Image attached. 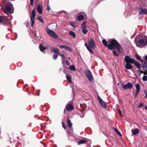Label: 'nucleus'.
Wrapping results in <instances>:
<instances>
[{"instance_id": "423d86ee", "label": "nucleus", "mask_w": 147, "mask_h": 147, "mask_svg": "<svg viewBox=\"0 0 147 147\" xmlns=\"http://www.w3.org/2000/svg\"><path fill=\"white\" fill-rule=\"evenodd\" d=\"M85 74L88 80L90 81H92L93 80V77L91 73L89 70H86L85 71Z\"/></svg>"}, {"instance_id": "9b49d317", "label": "nucleus", "mask_w": 147, "mask_h": 147, "mask_svg": "<svg viewBox=\"0 0 147 147\" xmlns=\"http://www.w3.org/2000/svg\"><path fill=\"white\" fill-rule=\"evenodd\" d=\"M65 109L68 111H71L74 109V107L72 104L68 103L65 107Z\"/></svg>"}, {"instance_id": "393cba45", "label": "nucleus", "mask_w": 147, "mask_h": 147, "mask_svg": "<svg viewBox=\"0 0 147 147\" xmlns=\"http://www.w3.org/2000/svg\"><path fill=\"white\" fill-rule=\"evenodd\" d=\"M138 70L137 71L140 73H144V75H147V71H143L141 70L140 69V68L138 69Z\"/></svg>"}, {"instance_id": "3c124183", "label": "nucleus", "mask_w": 147, "mask_h": 147, "mask_svg": "<svg viewBox=\"0 0 147 147\" xmlns=\"http://www.w3.org/2000/svg\"><path fill=\"white\" fill-rule=\"evenodd\" d=\"M11 24V27H12V24H11V23L10 24Z\"/></svg>"}, {"instance_id": "0eeeda50", "label": "nucleus", "mask_w": 147, "mask_h": 147, "mask_svg": "<svg viewBox=\"0 0 147 147\" xmlns=\"http://www.w3.org/2000/svg\"><path fill=\"white\" fill-rule=\"evenodd\" d=\"M46 31L47 33L53 38L55 39L57 38V35L55 33L51 30L49 29L48 28L47 29Z\"/></svg>"}, {"instance_id": "c756f323", "label": "nucleus", "mask_w": 147, "mask_h": 147, "mask_svg": "<svg viewBox=\"0 0 147 147\" xmlns=\"http://www.w3.org/2000/svg\"><path fill=\"white\" fill-rule=\"evenodd\" d=\"M115 131L117 133V135L120 136H122V135L120 132L118 131V129L115 128H114Z\"/></svg>"}, {"instance_id": "603ef678", "label": "nucleus", "mask_w": 147, "mask_h": 147, "mask_svg": "<svg viewBox=\"0 0 147 147\" xmlns=\"http://www.w3.org/2000/svg\"><path fill=\"white\" fill-rule=\"evenodd\" d=\"M40 91V90H37V92H38H38H39Z\"/></svg>"}, {"instance_id": "7ed1b4c3", "label": "nucleus", "mask_w": 147, "mask_h": 147, "mask_svg": "<svg viewBox=\"0 0 147 147\" xmlns=\"http://www.w3.org/2000/svg\"><path fill=\"white\" fill-rule=\"evenodd\" d=\"M88 43L89 45L86 43H85L84 45L88 51L90 53L93 54V52L92 49H94L96 47L95 43L94 40L92 38H90L88 40Z\"/></svg>"}, {"instance_id": "5701e85b", "label": "nucleus", "mask_w": 147, "mask_h": 147, "mask_svg": "<svg viewBox=\"0 0 147 147\" xmlns=\"http://www.w3.org/2000/svg\"><path fill=\"white\" fill-rule=\"evenodd\" d=\"M139 132V131L138 129H136L135 130L132 131V133L133 135H135L138 134Z\"/></svg>"}, {"instance_id": "6e6d98bb", "label": "nucleus", "mask_w": 147, "mask_h": 147, "mask_svg": "<svg viewBox=\"0 0 147 147\" xmlns=\"http://www.w3.org/2000/svg\"><path fill=\"white\" fill-rule=\"evenodd\" d=\"M81 105H82V104H80V106H81Z\"/></svg>"}, {"instance_id": "f3484780", "label": "nucleus", "mask_w": 147, "mask_h": 147, "mask_svg": "<svg viewBox=\"0 0 147 147\" xmlns=\"http://www.w3.org/2000/svg\"><path fill=\"white\" fill-rule=\"evenodd\" d=\"M60 47L61 48H64L66 50H68L70 52H72L73 51V50L71 49L70 47H68L66 46H65V45H60Z\"/></svg>"}, {"instance_id": "1a4fd4ad", "label": "nucleus", "mask_w": 147, "mask_h": 147, "mask_svg": "<svg viewBox=\"0 0 147 147\" xmlns=\"http://www.w3.org/2000/svg\"><path fill=\"white\" fill-rule=\"evenodd\" d=\"M121 84L122 85V87L125 90L130 89L133 87V84L130 82H128L124 85H123L122 84Z\"/></svg>"}, {"instance_id": "cd10ccee", "label": "nucleus", "mask_w": 147, "mask_h": 147, "mask_svg": "<svg viewBox=\"0 0 147 147\" xmlns=\"http://www.w3.org/2000/svg\"><path fill=\"white\" fill-rule=\"evenodd\" d=\"M66 78L67 80L70 83H71L72 82L71 78L70 75H67L66 76Z\"/></svg>"}, {"instance_id": "2eb2a0df", "label": "nucleus", "mask_w": 147, "mask_h": 147, "mask_svg": "<svg viewBox=\"0 0 147 147\" xmlns=\"http://www.w3.org/2000/svg\"><path fill=\"white\" fill-rule=\"evenodd\" d=\"M67 124L68 125L69 127V129L71 131L73 129V128L72 127V124L71 123V121L68 118L67 121Z\"/></svg>"}, {"instance_id": "6ab92c4d", "label": "nucleus", "mask_w": 147, "mask_h": 147, "mask_svg": "<svg viewBox=\"0 0 147 147\" xmlns=\"http://www.w3.org/2000/svg\"><path fill=\"white\" fill-rule=\"evenodd\" d=\"M141 67L143 68V70L147 71V62L144 61L143 66H141Z\"/></svg>"}, {"instance_id": "9d476101", "label": "nucleus", "mask_w": 147, "mask_h": 147, "mask_svg": "<svg viewBox=\"0 0 147 147\" xmlns=\"http://www.w3.org/2000/svg\"><path fill=\"white\" fill-rule=\"evenodd\" d=\"M97 99L101 106L103 108H106V105L102 99L99 96L98 97Z\"/></svg>"}, {"instance_id": "5fc2aeb1", "label": "nucleus", "mask_w": 147, "mask_h": 147, "mask_svg": "<svg viewBox=\"0 0 147 147\" xmlns=\"http://www.w3.org/2000/svg\"><path fill=\"white\" fill-rule=\"evenodd\" d=\"M70 59V57H69V58H68V59Z\"/></svg>"}, {"instance_id": "20e7f679", "label": "nucleus", "mask_w": 147, "mask_h": 147, "mask_svg": "<svg viewBox=\"0 0 147 147\" xmlns=\"http://www.w3.org/2000/svg\"><path fill=\"white\" fill-rule=\"evenodd\" d=\"M137 47L142 48L147 45V39L146 37L144 35L142 36V38L136 42Z\"/></svg>"}, {"instance_id": "8fccbe9b", "label": "nucleus", "mask_w": 147, "mask_h": 147, "mask_svg": "<svg viewBox=\"0 0 147 147\" xmlns=\"http://www.w3.org/2000/svg\"><path fill=\"white\" fill-rule=\"evenodd\" d=\"M147 109V106H146L145 107V110H146Z\"/></svg>"}, {"instance_id": "6e6552de", "label": "nucleus", "mask_w": 147, "mask_h": 147, "mask_svg": "<svg viewBox=\"0 0 147 147\" xmlns=\"http://www.w3.org/2000/svg\"><path fill=\"white\" fill-rule=\"evenodd\" d=\"M36 16V12L34 9L32 11L31 16L30 17V21L32 22L31 26L33 27L34 24V19Z\"/></svg>"}, {"instance_id": "72a5a7b5", "label": "nucleus", "mask_w": 147, "mask_h": 147, "mask_svg": "<svg viewBox=\"0 0 147 147\" xmlns=\"http://www.w3.org/2000/svg\"><path fill=\"white\" fill-rule=\"evenodd\" d=\"M38 20L41 22L42 23H43L44 22V21H43V19L41 17L39 16L38 17Z\"/></svg>"}, {"instance_id": "c9c22d12", "label": "nucleus", "mask_w": 147, "mask_h": 147, "mask_svg": "<svg viewBox=\"0 0 147 147\" xmlns=\"http://www.w3.org/2000/svg\"><path fill=\"white\" fill-rule=\"evenodd\" d=\"M117 112H118V113H119L120 114V116L121 117H122V113H121V111L120 110V109H117Z\"/></svg>"}, {"instance_id": "de8ad7c7", "label": "nucleus", "mask_w": 147, "mask_h": 147, "mask_svg": "<svg viewBox=\"0 0 147 147\" xmlns=\"http://www.w3.org/2000/svg\"><path fill=\"white\" fill-rule=\"evenodd\" d=\"M61 56L62 57L64 58L65 57V56L63 54H62Z\"/></svg>"}, {"instance_id": "a211bd4d", "label": "nucleus", "mask_w": 147, "mask_h": 147, "mask_svg": "<svg viewBox=\"0 0 147 147\" xmlns=\"http://www.w3.org/2000/svg\"><path fill=\"white\" fill-rule=\"evenodd\" d=\"M39 48L40 51L42 52H44L46 49V47L43 46L41 43L39 44Z\"/></svg>"}, {"instance_id": "7c9ffc66", "label": "nucleus", "mask_w": 147, "mask_h": 147, "mask_svg": "<svg viewBox=\"0 0 147 147\" xmlns=\"http://www.w3.org/2000/svg\"><path fill=\"white\" fill-rule=\"evenodd\" d=\"M113 54L114 56L118 57L119 56V55L117 53L116 51H114L113 52Z\"/></svg>"}, {"instance_id": "79ce46f5", "label": "nucleus", "mask_w": 147, "mask_h": 147, "mask_svg": "<svg viewBox=\"0 0 147 147\" xmlns=\"http://www.w3.org/2000/svg\"><path fill=\"white\" fill-rule=\"evenodd\" d=\"M84 109L83 108H82V109L80 111V112L81 113L83 114V112H84Z\"/></svg>"}, {"instance_id": "a19ab883", "label": "nucleus", "mask_w": 147, "mask_h": 147, "mask_svg": "<svg viewBox=\"0 0 147 147\" xmlns=\"http://www.w3.org/2000/svg\"><path fill=\"white\" fill-rule=\"evenodd\" d=\"M66 64L67 65H70V63L67 61H66Z\"/></svg>"}, {"instance_id": "4c0bfd02", "label": "nucleus", "mask_w": 147, "mask_h": 147, "mask_svg": "<svg viewBox=\"0 0 147 147\" xmlns=\"http://www.w3.org/2000/svg\"><path fill=\"white\" fill-rule=\"evenodd\" d=\"M70 25L72 27H75V26L73 23L72 22H70L69 23Z\"/></svg>"}, {"instance_id": "4468645a", "label": "nucleus", "mask_w": 147, "mask_h": 147, "mask_svg": "<svg viewBox=\"0 0 147 147\" xmlns=\"http://www.w3.org/2000/svg\"><path fill=\"white\" fill-rule=\"evenodd\" d=\"M136 93L135 95V97H136L137 96L138 94L139 93L140 91V86L138 84H137L136 85Z\"/></svg>"}, {"instance_id": "b1692460", "label": "nucleus", "mask_w": 147, "mask_h": 147, "mask_svg": "<svg viewBox=\"0 0 147 147\" xmlns=\"http://www.w3.org/2000/svg\"><path fill=\"white\" fill-rule=\"evenodd\" d=\"M135 57L138 60L142 62H143V60L142 59L140 58V56L138 55V54L136 55Z\"/></svg>"}, {"instance_id": "37998d69", "label": "nucleus", "mask_w": 147, "mask_h": 147, "mask_svg": "<svg viewBox=\"0 0 147 147\" xmlns=\"http://www.w3.org/2000/svg\"><path fill=\"white\" fill-rule=\"evenodd\" d=\"M47 10H48V11H49V10H50V8L49 6H47Z\"/></svg>"}, {"instance_id": "c03bdc74", "label": "nucleus", "mask_w": 147, "mask_h": 147, "mask_svg": "<svg viewBox=\"0 0 147 147\" xmlns=\"http://www.w3.org/2000/svg\"><path fill=\"white\" fill-rule=\"evenodd\" d=\"M144 92L146 94V97H147V92L146 90H145L144 91Z\"/></svg>"}, {"instance_id": "f03ea898", "label": "nucleus", "mask_w": 147, "mask_h": 147, "mask_svg": "<svg viewBox=\"0 0 147 147\" xmlns=\"http://www.w3.org/2000/svg\"><path fill=\"white\" fill-rule=\"evenodd\" d=\"M124 61L126 63L125 68L127 69H131L133 68V66L131 64H134L137 68H141V65L138 62H136L133 59L131 58L128 56H125Z\"/></svg>"}, {"instance_id": "ea45409f", "label": "nucleus", "mask_w": 147, "mask_h": 147, "mask_svg": "<svg viewBox=\"0 0 147 147\" xmlns=\"http://www.w3.org/2000/svg\"><path fill=\"white\" fill-rule=\"evenodd\" d=\"M143 105V104L142 103H141L140 102L139 104V105L138 107L139 108V107H141Z\"/></svg>"}, {"instance_id": "f257e3e1", "label": "nucleus", "mask_w": 147, "mask_h": 147, "mask_svg": "<svg viewBox=\"0 0 147 147\" xmlns=\"http://www.w3.org/2000/svg\"><path fill=\"white\" fill-rule=\"evenodd\" d=\"M102 43L105 47H107L110 50L116 49L119 53H121L123 51V48L120 44L115 39H113L110 41V43L108 45L107 42L105 39L102 40Z\"/></svg>"}, {"instance_id": "864d4df0", "label": "nucleus", "mask_w": 147, "mask_h": 147, "mask_svg": "<svg viewBox=\"0 0 147 147\" xmlns=\"http://www.w3.org/2000/svg\"><path fill=\"white\" fill-rule=\"evenodd\" d=\"M61 54H59V55H60V56H61Z\"/></svg>"}, {"instance_id": "e433bc0d", "label": "nucleus", "mask_w": 147, "mask_h": 147, "mask_svg": "<svg viewBox=\"0 0 147 147\" xmlns=\"http://www.w3.org/2000/svg\"><path fill=\"white\" fill-rule=\"evenodd\" d=\"M62 126L63 128L65 129H66V126H65V125L64 123L63 122H62Z\"/></svg>"}, {"instance_id": "ddd939ff", "label": "nucleus", "mask_w": 147, "mask_h": 147, "mask_svg": "<svg viewBox=\"0 0 147 147\" xmlns=\"http://www.w3.org/2000/svg\"><path fill=\"white\" fill-rule=\"evenodd\" d=\"M139 15H142L143 14H147V9H143L141 7L139 9Z\"/></svg>"}, {"instance_id": "dca6fc26", "label": "nucleus", "mask_w": 147, "mask_h": 147, "mask_svg": "<svg viewBox=\"0 0 147 147\" xmlns=\"http://www.w3.org/2000/svg\"><path fill=\"white\" fill-rule=\"evenodd\" d=\"M43 8V5H39L37 7V9L38 12L40 14L42 13V8Z\"/></svg>"}, {"instance_id": "a18cd8bd", "label": "nucleus", "mask_w": 147, "mask_h": 147, "mask_svg": "<svg viewBox=\"0 0 147 147\" xmlns=\"http://www.w3.org/2000/svg\"><path fill=\"white\" fill-rule=\"evenodd\" d=\"M145 60L147 62V55H146L144 58Z\"/></svg>"}, {"instance_id": "f8f14e48", "label": "nucleus", "mask_w": 147, "mask_h": 147, "mask_svg": "<svg viewBox=\"0 0 147 147\" xmlns=\"http://www.w3.org/2000/svg\"><path fill=\"white\" fill-rule=\"evenodd\" d=\"M11 9V7L10 5L9 4H7L5 5V10L4 11V12L7 14V12H9Z\"/></svg>"}, {"instance_id": "09e8293b", "label": "nucleus", "mask_w": 147, "mask_h": 147, "mask_svg": "<svg viewBox=\"0 0 147 147\" xmlns=\"http://www.w3.org/2000/svg\"><path fill=\"white\" fill-rule=\"evenodd\" d=\"M66 109H65H65H64V111H63L64 113H65V112H66Z\"/></svg>"}, {"instance_id": "49530a36", "label": "nucleus", "mask_w": 147, "mask_h": 147, "mask_svg": "<svg viewBox=\"0 0 147 147\" xmlns=\"http://www.w3.org/2000/svg\"><path fill=\"white\" fill-rule=\"evenodd\" d=\"M84 113H83V115L82 116H81V115H80V117H81V118H83V117H84Z\"/></svg>"}, {"instance_id": "473e14b6", "label": "nucleus", "mask_w": 147, "mask_h": 147, "mask_svg": "<svg viewBox=\"0 0 147 147\" xmlns=\"http://www.w3.org/2000/svg\"><path fill=\"white\" fill-rule=\"evenodd\" d=\"M82 32L84 34H86L88 32V30L86 29V28L83 29L82 30Z\"/></svg>"}, {"instance_id": "4d7b16f0", "label": "nucleus", "mask_w": 147, "mask_h": 147, "mask_svg": "<svg viewBox=\"0 0 147 147\" xmlns=\"http://www.w3.org/2000/svg\"><path fill=\"white\" fill-rule=\"evenodd\" d=\"M8 30H10V29H8Z\"/></svg>"}, {"instance_id": "f704fd0d", "label": "nucleus", "mask_w": 147, "mask_h": 147, "mask_svg": "<svg viewBox=\"0 0 147 147\" xmlns=\"http://www.w3.org/2000/svg\"><path fill=\"white\" fill-rule=\"evenodd\" d=\"M142 80L144 81H147V76H144L142 78Z\"/></svg>"}, {"instance_id": "2f4dec72", "label": "nucleus", "mask_w": 147, "mask_h": 147, "mask_svg": "<svg viewBox=\"0 0 147 147\" xmlns=\"http://www.w3.org/2000/svg\"><path fill=\"white\" fill-rule=\"evenodd\" d=\"M58 55L57 54H54L53 56V58L54 60H56L57 59Z\"/></svg>"}, {"instance_id": "c85d7f7f", "label": "nucleus", "mask_w": 147, "mask_h": 147, "mask_svg": "<svg viewBox=\"0 0 147 147\" xmlns=\"http://www.w3.org/2000/svg\"><path fill=\"white\" fill-rule=\"evenodd\" d=\"M69 68L71 70H73L75 71L76 70V69L74 65H72L69 67Z\"/></svg>"}, {"instance_id": "a878e982", "label": "nucleus", "mask_w": 147, "mask_h": 147, "mask_svg": "<svg viewBox=\"0 0 147 147\" xmlns=\"http://www.w3.org/2000/svg\"><path fill=\"white\" fill-rule=\"evenodd\" d=\"M84 16L82 15H80L78 17V19L79 21H81L84 20Z\"/></svg>"}, {"instance_id": "412c9836", "label": "nucleus", "mask_w": 147, "mask_h": 147, "mask_svg": "<svg viewBox=\"0 0 147 147\" xmlns=\"http://www.w3.org/2000/svg\"><path fill=\"white\" fill-rule=\"evenodd\" d=\"M86 22H83L81 25V28L82 29L86 28Z\"/></svg>"}, {"instance_id": "39448f33", "label": "nucleus", "mask_w": 147, "mask_h": 147, "mask_svg": "<svg viewBox=\"0 0 147 147\" xmlns=\"http://www.w3.org/2000/svg\"><path fill=\"white\" fill-rule=\"evenodd\" d=\"M0 23L5 26H7L11 24L9 19L5 16H0Z\"/></svg>"}, {"instance_id": "bb28decb", "label": "nucleus", "mask_w": 147, "mask_h": 147, "mask_svg": "<svg viewBox=\"0 0 147 147\" xmlns=\"http://www.w3.org/2000/svg\"><path fill=\"white\" fill-rule=\"evenodd\" d=\"M52 52H54L55 53L59 54V50L57 48H54L51 51Z\"/></svg>"}, {"instance_id": "aec40b11", "label": "nucleus", "mask_w": 147, "mask_h": 147, "mask_svg": "<svg viewBox=\"0 0 147 147\" xmlns=\"http://www.w3.org/2000/svg\"><path fill=\"white\" fill-rule=\"evenodd\" d=\"M87 142V141L82 140L78 141V142L77 144L78 145H80V144H86Z\"/></svg>"}, {"instance_id": "58836bf2", "label": "nucleus", "mask_w": 147, "mask_h": 147, "mask_svg": "<svg viewBox=\"0 0 147 147\" xmlns=\"http://www.w3.org/2000/svg\"><path fill=\"white\" fill-rule=\"evenodd\" d=\"M34 0H30V4L32 6L33 4Z\"/></svg>"}, {"instance_id": "4be33fe9", "label": "nucleus", "mask_w": 147, "mask_h": 147, "mask_svg": "<svg viewBox=\"0 0 147 147\" xmlns=\"http://www.w3.org/2000/svg\"><path fill=\"white\" fill-rule=\"evenodd\" d=\"M69 34L71 36H72L73 38H75L76 35L75 33L72 31H69Z\"/></svg>"}]
</instances>
